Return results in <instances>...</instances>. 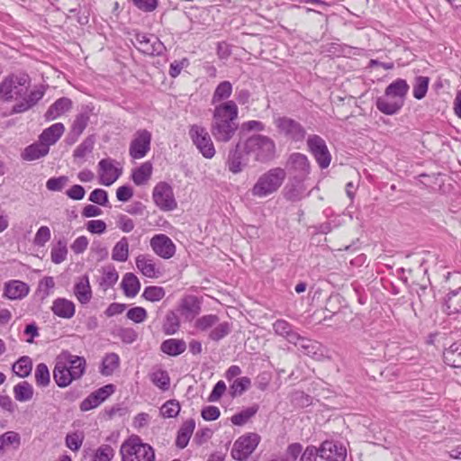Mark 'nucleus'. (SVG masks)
Here are the masks:
<instances>
[{
	"label": "nucleus",
	"mask_w": 461,
	"mask_h": 461,
	"mask_svg": "<svg viewBox=\"0 0 461 461\" xmlns=\"http://www.w3.org/2000/svg\"><path fill=\"white\" fill-rule=\"evenodd\" d=\"M238 113V106L232 100L215 105L211 132L216 141L226 143L232 139L239 128Z\"/></svg>",
	"instance_id": "obj_1"
},
{
	"label": "nucleus",
	"mask_w": 461,
	"mask_h": 461,
	"mask_svg": "<svg viewBox=\"0 0 461 461\" xmlns=\"http://www.w3.org/2000/svg\"><path fill=\"white\" fill-rule=\"evenodd\" d=\"M122 461H155L153 447L137 435H131L121 446Z\"/></svg>",
	"instance_id": "obj_2"
},
{
	"label": "nucleus",
	"mask_w": 461,
	"mask_h": 461,
	"mask_svg": "<svg viewBox=\"0 0 461 461\" xmlns=\"http://www.w3.org/2000/svg\"><path fill=\"white\" fill-rule=\"evenodd\" d=\"M244 152L246 155H253L257 161L268 162L275 158L276 144L271 138L256 134L244 142Z\"/></svg>",
	"instance_id": "obj_3"
},
{
	"label": "nucleus",
	"mask_w": 461,
	"mask_h": 461,
	"mask_svg": "<svg viewBox=\"0 0 461 461\" xmlns=\"http://www.w3.org/2000/svg\"><path fill=\"white\" fill-rule=\"evenodd\" d=\"M286 173L281 167H275L261 175L251 193L254 196L264 197L275 193L283 184Z\"/></svg>",
	"instance_id": "obj_4"
},
{
	"label": "nucleus",
	"mask_w": 461,
	"mask_h": 461,
	"mask_svg": "<svg viewBox=\"0 0 461 461\" xmlns=\"http://www.w3.org/2000/svg\"><path fill=\"white\" fill-rule=\"evenodd\" d=\"M30 78L26 74H11L0 83V100L9 102L27 94Z\"/></svg>",
	"instance_id": "obj_5"
},
{
	"label": "nucleus",
	"mask_w": 461,
	"mask_h": 461,
	"mask_svg": "<svg viewBox=\"0 0 461 461\" xmlns=\"http://www.w3.org/2000/svg\"><path fill=\"white\" fill-rule=\"evenodd\" d=\"M274 123L277 132L285 140L292 142H303L306 137L305 128L296 120L280 116L275 119Z\"/></svg>",
	"instance_id": "obj_6"
},
{
	"label": "nucleus",
	"mask_w": 461,
	"mask_h": 461,
	"mask_svg": "<svg viewBox=\"0 0 461 461\" xmlns=\"http://www.w3.org/2000/svg\"><path fill=\"white\" fill-rule=\"evenodd\" d=\"M188 133L194 145L205 158H212L214 157V144L209 132L203 126L193 124L190 126Z\"/></svg>",
	"instance_id": "obj_7"
},
{
	"label": "nucleus",
	"mask_w": 461,
	"mask_h": 461,
	"mask_svg": "<svg viewBox=\"0 0 461 461\" xmlns=\"http://www.w3.org/2000/svg\"><path fill=\"white\" fill-rule=\"evenodd\" d=\"M260 441V436L257 433H249L240 437L231 449V456L239 461L247 459L256 449Z\"/></svg>",
	"instance_id": "obj_8"
},
{
	"label": "nucleus",
	"mask_w": 461,
	"mask_h": 461,
	"mask_svg": "<svg viewBox=\"0 0 461 461\" xmlns=\"http://www.w3.org/2000/svg\"><path fill=\"white\" fill-rule=\"evenodd\" d=\"M307 146L320 167L327 168L330 164L331 155L325 140L319 135H310L307 139Z\"/></svg>",
	"instance_id": "obj_9"
},
{
	"label": "nucleus",
	"mask_w": 461,
	"mask_h": 461,
	"mask_svg": "<svg viewBox=\"0 0 461 461\" xmlns=\"http://www.w3.org/2000/svg\"><path fill=\"white\" fill-rule=\"evenodd\" d=\"M151 133L145 129L138 130L131 141L129 154L133 159L144 158L150 149Z\"/></svg>",
	"instance_id": "obj_10"
},
{
	"label": "nucleus",
	"mask_w": 461,
	"mask_h": 461,
	"mask_svg": "<svg viewBox=\"0 0 461 461\" xmlns=\"http://www.w3.org/2000/svg\"><path fill=\"white\" fill-rule=\"evenodd\" d=\"M153 200L158 207L163 211H172L176 208L171 185L166 182H159L153 190Z\"/></svg>",
	"instance_id": "obj_11"
},
{
	"label": "nucleus",
	"mask_w": 461,
	"mask_h": 461,
	"mask_svg": "<svg viewBox=\"0 0 461 461\" xmlns=\"http://www.w3.org/2000/svg\"><path fill=\"white\" fill-rule=\"evenodd\" d=\"M135 40L138 43L136 48L145 55L159 56L166 50L164 44L155 35L137 33Z\"/></svg>",
	"instance_id": "obj_12"
},
{
	"label": "nucleus",
	"mask_w": 461,
	"mask_h": 461,
	"mask_svg": "<svg viewBox=\"0 0 461 461\" xmlns=\"http://www.w3.org/2000/svg\"><path fill=\"white\" fill-rule=\"evenodd\" d=\"M153 251L164 259L171 258L176 253V246L166 234H156L150 240Z\"/></svg>",
	"instance_id": "obj_13"
},
{
	"label": "nucleus",
	"mask_w": 461,
	"mask_h": 461,
	"mask_svg": "<svg viewBox=\"0 0 461 461\" xmlns=\"http://www.w3.org/2000/svg\"><path fill=\"white\" fill-rule=\"evenodd\" d=\"M249 156L244 152V143L238 142L229 152L226 161L228 169L233 174L240 173L248 165Z\"/></svg>",
	"instance_id": "obj_14"
},
{
	"label": "nucleus",
	"mask_w": 461,
	"mask_h": 461,
	"mask_svg": "<svg viewBox=\"0 0 461 461\" xmlns=\"http://www.w3.org/2000/svg\"><path fill=\"white\" fill-rule=\"evenodd\" d=\"M321 458L326 461H345L347 449L341 444L325 440L320 447Z\"/></svg>",
	"instance_id": "obj_15"
},
{
	"label": "nucleus",
	"mask_w": 461,
	"mask_h": 461,
	"mask_svg": "<svg viewBox=\"0 0 461 461\" xmlns=\"http://www.w3.org/2000/svg\"><path fill=\"white\" fill-rule=\"evenodd\" d=\"M53 378L59 387L69 385L75 379L73 373L69 370L66 359H57L53 369Z\"/></svg>",
	"instance_id": "obj_16"
},
{
	"label": "nucleus",
	"mask_w": 461,
	"mask_h": 461,
	"mask_svg": "<svg viewBox=\"0 0 461 461\" xmlns=\"http://www.w3.org/2000/svg\"><path fill=\"white\" fill-rule=\"evenodd\" d=\"M100 183L109 186L120 176L121 172L113 166L111 159L104 158L99 161Z\"/></svg>",
	"instance_id": "obj_17"
},
{
	"label": "nucleus",
	"mask_w": 461,
	"mask_h": 461,
	"mask_svg": "<svg viewBox=\"0 0 461 461\" xmlns=\"http://www.w3.org/2000/svg\"><path fill=\"white\" fill-rule=\"evenodd\" d=\"M287 164L300 178H305L310 174L311 164L304 154L298 152L291 154Z\"/></svg>",
	"instance_id": "obj_18"
},
{
	"label": "nucleus",
	"mask_w": 461,
	"mask_h": 461,
	"mask_svg": "<svg viewBox=\"0 0 461 461\" xmlns=\"http://www.w3.org/2000/svg\"><path fill=\"white\" fill-rule=\"evenodd\" d=\"M30 288L27 284L20 280H12L5 285L4 296L11 300L23 299L29 294Z\"/></svg>",
	"instance_id": "obj_19"
},
{
	"label": "nucleus",
	"mask_w": 461,
	"mask_h": 461,
	"mask_svg": "<svg viewBox=\"0 0 461 461\" xmlns=\"http://www.w3.org/2000/svg\"><path fill=\"white\" fill-rule=\"evenodd\" d=\"M180 312L186 320L194 319L201 312L200 300L194 295L185 296L182 299Z\"/></svg>",
	"instance_id": "obj_20"
},
{
	"label": "nucleus",
	"mask_w": 461,
	"mask_h": 461,
	"mask_svg": "<svg viewBox=\"0 0 461 461\" xmlns=\"http://www.w3.org/2000/svg\"><path fill=\"white\" fill-rule=\"evenodd\" d=\"M74 294L81 304H86L91 301L92 289L86 275L80 276L76 282Z\"/></svg>",
	"instance_id": "obj_21"
},
{
	"label": "nucleus",
	"mask_w": 461,
	"mask_h": 461,
	"mask_svg": "<svg viewBox=\"0 0 461 461\" xmlns=\"http://www.w3.org/2000/svg\"><path fill=\"white\" fill-rule=\"evenodd\" d=\"M72 108V101L68 97L56 100L47 110L45 118L48 121L55 120Z\"/></svg>",
	"instance_id": "obj_22"
},
{
	"label": "nucleus",
	"mask_w": 461,
	"mask_h": 461,
	"mask_svg": "<svg viewBox=\"0 0 461 461\" xmlns=\"http://www.w3.org/2000/svg\"><path fill=\"white\" fill-rule=\"evenodd\" d=\"M51 310L58 317L70 319L75 314V304L66 298H58L54 300Z\"/></svg>",
	"instance_id": "obj_23"
},
{
	"label": "nucleus",
	"mask_w": 461,
	"mask_h": 461,
	"mask_svg": "<svg viewBox=\"0 0 461 461\" xmlns=\"http://www.w3.org/2000/svg\"><path fill=\"white\" fill-rule=\"evenodd\" d=\"M375 105L381 113L387 115L397 113L402 107L400 101L392 98L391 95H387L385 93L384 95L376 99Z\"/></svg>",
	"instance_id": "obj_24"
},
{
	"label": "nucleus",
	"mask_w": 461,
	"mask_h": 461,
	"mask_svg": "<svg viewBox=\"0 0 461 461\" xmlns=\"http://www.w3.org/2000/svg\"><path fill=\"white\" fill-rule=\"evenodd\" d=\"M50 151L49 147L40 139L24 149L22 158L24 160L32 161L46 156Z\"/></svg>",
	"instance_id": "obj_25"
},
{
	"label": "nucleus",
	"mask_w": 461,
	"mask_h": 461,
	"mask_svg": "<svg viewBox=\"0 0 461 461\" xmlns=\"http://www.w3.org/2000/svg\"><path fill=\"white\" fill-rule=\"evenodd\" d=\"M408 90L409 85L407 84L406 80L398 78L393 83H391L385 88L384 92L387 95H391L392 98L400 101V104L403 106L404 98L408 93Z\"/></svg>",
	"instance_id": "obj_26"
},
{
	"label": "nucleus",
	"mask_w": 461,
	"mask_h": 461,
	"mask_svg": "<svg viewBox=\"0 0 461 461\" xmlns=\"http://www.w3.org/2000/svg\"><path fill=\"white\" fill-rule=\"evenodd\" d=\"M136 266L141 274L149 278L158 277L159 270L157 268L153 258L146 255H139L136 258Z\"/></svg>",
	"instance_id": "obj_27"
},
{
	"label": "nucleus",
	"mask_w": 461,
	"mask_h": 461,
	"mask_svg": "<svg viewBox=\"0 0 461 461\" xmlns=\"http://www.w3.org/2000/svg\"><path fill=\"white\" fill-rule=\"evenodd\" d=\"M65 127L61 122H57L45 129L40 135V140L49 148L55 144L64 133Z\"/></svg>",
	"instance_id": "obj_28"
},
{
	"label": "nucleus",
	"mask_w": 461,
	"mask_h": 461,
	"mask_svg": "<svg viewBox=\"0 0 461 461\" xmlns=\"http://www.w3.org/2000/svg\"><path fill=\"white\" fill-rule=\"evenodd\" d=\"M186 349V343L184 339H168L164 340L160 345V350L171 357H176Z\"/></svg>",
	"instance_id": "obj_29"
},
{
	"label": "nucleus",
	"mask_w": 461,
	"mask_h": 461,
	"mask_svg": "<svg viewBox=\"0 0 461 461\" xmlns=\"http://www.w3.org/2000/svg\"><path fill=\"white\" fill-rule=\"evenodd\" d=\"M152 164L149 161L142 163L139 167L132 170L131 179L136 185H146L151 178Z\"/></svg>",
	"instance_id": "obj_30"
},
{
	"label": "nucleus",
	"mask_w": 461,
	"mask_h": 461,
	"mask_svg": "<svg viewBox=\"0 0 461 461\" xmlns=\"http://www.w3.org/2000/svg\"><path fill=\"white\" fill-rule=\"evenodd\" d=\"M195 422L193 419L187 420L184 422L177 432L176 445L178 448H185L194 432Z\"/></svg>",
	"instance_id": "obj_31"
},
{
	"label": "nucleus",
	"mask_w": 461,
	"mask_h": 461,
	"mask_svg": "<svg viewBox=\"0 0 461 461\" xmlns=\"http://www.w3.org/2000/svg\"><path fill=\"white\" fill-rule=\"evenodd\" d=\"M444 362L454 367L461 368V343L455 342L443 353Z\"/></svg>",
	"instance_id": "obj_32"
},
{
	"label": "nucleus",
	"mask_w": 461,
	"mask_h": 461,
	"mask_svg": "<svg viewBox=\"0 0 461 461\" xmlns=\"http://www.w3.org/2000/svg\"><path fill=\"white\" fill-rule=\"evenodd\" d=\"M121 286L127 297H134L140 292V283L134 274L126 273L122 278Z\"/></svg>",
	"instance_id": "obj_33"
},
{
	"label": "nucleus",
	"mask_w": 461,
	"mask_h": 461,
	"mask_svg": "<svg viewBox=\"0 0 461 461\" xmlns=\"http://www.w3.org/2000/svg\"><path fill=\"white\" fill-rule=\"evenodd\" d=\"M446 312L448 315L457 313L461 311V288L451 291L445 300Z\"/></svg>",
	"instance_id": "obj_34"
},
{
	"label": "nucleus",
	"mask_w": 461,
	"mask_h": 461,
	"mask_svg": "<svg viewBox=\"0 0 461 461\" xmlns=\"http://www.w3.org/2000/svg\"><path fill=\"white\" fill-rule=\"evenodd\" d=\"M66 361L76 380L79 379L85 374L86 362L84 357L68 355Z\"/></svg>",
	"instance_id": "obj_35"
},
{
	"label": "nucleus",
	"mask_w": 461,
	"mask_h": 461,
	"mask_svg": "<svg viewBox=\"0 0 461 461\" xmlns=\"http://www.w3.org/2000/svg\"><path fill=\"white\" fill-rule=\"evenodd\" d=\"M14 394L15 400L19 402H27L33 397V388L27 381L21 382L14 385Z\"/></svg>",
	"instance_id": "obj_36"
},
{
	"label": "nucleus",
	"mask_w": 461,
	"mask_h": 461,
	"mask_svg": "<svg viewBox=\"0 0 461 461\" xmlns=\"http://www.w3.org/2000/svg\"><path fill=\"white\" fill-rule=\"evenodd\" d=\"M232 93V85L230 81L221 82L215 88L212 97V104H216L221 101L227 100Z\"/></svg>",
	"instance_id": "obj_37"
},
{
	"label": "nucleus",
	"mask_w": 461,
	"mask_h": 461,
	"mask_svg": "<svg viewBox=\"0 0 461 461\" xmlns=\"http://www.w3.org/2000/svg\"><path fill=\"white\" fill-rule=\"evenodd\" d=\"M129 258V242L126 237L122 238L113 247L112 258L118 262H125Z\"/></svg>",
	"instance_id": "obj_38"
},
{
	"label": "nucleus",
	"mask_w": 461,
	"mask_h": 461,
	"mask_svg": "<svg viewBox=\"0 0 461 461\" xmlns=\"http://www.w3.org/2000/svg\"><path fill=\"white\" fill-rule=\"evenodd\" d=\"M32 368V363L29 357H20L14 365L13 371L14 373L20 377H27Z\"/></svg>",
	"instance_id": "obj_39"
},
{
	"label": "nucleus",
	"mask_w": 461,
	"mask_h": 461,
	"mask_svg": "<svg viewBox=\"0 0 461 461\" xmlns=\"http://www.w3.org/2000/svg\"><path fill=\"white\" fill-rule=\"evenodd\" d=\"M120 364L119 356L116 353L107 354L102 362L101 373L104 375H111Z\"/></svg>",
	"instance_id": "obj_40"
},
{
	"label": "nucleus",
	"mask_w": 461,
	"mask_h": 461,
	"mask_svg": "<svg viewBox=\"0 0 461 461\" xmlns=\"http://www.w3.org/2000/svg\"><path fill=\"white\" fill-rule=\"evenodd\" d=\"M180 327L178 316L174 312H168L163 323V332L166 335H173L177 332Z\"/></svg>",
	"instance_id": "obj_41"
},
{
	"label": "nucleus",
	"mask_w": 461,
	"mask_h": 461,
	"mask_svg": "<svg viewBox=\"0 0 461 461\" xmlns=\"http://www.w3.org/2000/svg\"><path fill=\"white\" fill-rule=\"evenodd\" d=\"M251 384V381L249 377L243 376L236 378L233 383L230 385L229 393L231 397L240 396L245 391H247Z\"/></svg>",
	"instance_id": "obj_42"
},
{
	"label": "nucleus",
	"mask_w": 461,
	"mask_h": 461,
	"mask_svg": "<svg viewBox=\"0 0 461 461\" xmlns=\"http://www.w3.org/2000/svg\"><path fill=\"white\" fill-rule=\"evenodd\" d=\"M258 411L257 404L242 410L231 417V422L236 426H242L249 421Z\"/></svg>",
	"instance_id": "obj_43"
},
{
	"label": "nucleus",
	"mask_w": 461,
	"mask_h": 461,
	"mask_svg": "<svg viewBox=\"0 0 461 461\" xmlns=\"http://www.w3.org/2000/svg\"><path fill=\"white\" fill-rule=\"evenodd\" d=\"M68 254L67 242L64 240H59L51 248L50 257L51 261L55 264H60L63 262Z\"/></svg>",
	"instance_id": "obj_44"
},
{
	"label": "nucleus",
	"mask_w": 461,
	"mask_h": 461,
	"mask_svg": "<svg viewBox=\"0 0 461 461\" xmlns=\"http://www.w3.org/2000/svg\"><path fill=\"white\" fill-rule=\"evenodd\" d=\"M89 120L90 113L87 110L80 112L76 116L71 127L72 131H74V135H81L88 125Z\"/></svg>",
	"instance_id": "obj_45"
},
{
	"label": "nucleus",
	"mask_w": 461,
	"mask_h": 461,
	"mask_svg": "<svg viewBox=\"0 0 461 461\" xmlns=\"http://www.w3.org/2000/svg\"><path fill=\"white\" fill-rule=\"evenodd\" d=\"M34 375L35 382L38 386L46 387L50 384V372L48 366L44 363L37 365Z\"/></svg>",
	"instance_id": "obj_46"
},
{
	"label": "nucleus",
	"mask_w": 461,
	"mask_h": 461,
	"mask_svg": "<svg viewBox=\"0 0 461 461\" xmlns=\"http://www.w3.org/2000/svg\"><path fill=\"white\" fill-rule=\"evenodd\" d=\"M20 444L21 437L15 431H7L0 436V451L7 446H14V448H17Z\"/></svg>",
	"instance_id": "obj_47"
},
{
	"label": "nucleus",
	"mask_w": 461,
	"mask_h": 461,
	"mask_svg": "<svg viewBox=\"0 0 461 461\" xmlns=\"http://www.w3.org/2000/svg\"><path fill=\"white\" fill-rule=\"evenodd\" d=\"M119 278V275L114 267L109 266L104 268V276L100 282V285L104 289L112 287Z\"/></svg>",
	"instance_id": "obj_48"
},
{
	"label": "nucleus",
	"mask_w": 461,
	"mask_h": 461,
	"mask_svg": "<svg viewBox=\"0 0 461 461\" xmlns=\"http://www.w3.org/2000/svg\"><path fill=\"white\" fill-rule=\"evenodd\" d=\"M231 331V324L224 321L217 324L209 333V338L213 341H219Z\"/></svg>",
	"instance_id": "obj_49"
},
{
	"label": "nucleus",
	"mask_w": 461,
	"mask_h": 461,
	"mask_svg": "<svg viewBox=\"0 0 461 461\" xmlns=\"http://www.w3.org/2000/svg\"><path fill=\"white\" fill-rule=\"evenodd\" d=\"M429 79L427 77H417L415 84L413 86V96L420 100L422 99L428 91Z\"/></svg>",
	"instance_id": "obj_50"
},
{
	"label": "nucleus",
	"mask_w": 461,
	"mask_h": 461,
	"mask_svg": "<svg viewBox=\"0 0 461 461\" xmlns=\"http://www.w3.org/2000/svg\"><path fill=\"white\" fill-rule=\"evenodd\" d=\"M218 321L219 317L216 314L203 315L195 321L194 327L199 330L205 331L216 325Z\"/></svg>",
	"instance_id": "obj_51"
},
{
	"label": "nucleus",
	"mask_w": 461,
	"mask_h": 461,
	"mask_svg": "<svg viewBox=\"0 0 461 461\" xmlns=\"http://www.w3.org/2000/svg\"><path fill=\"white\" fill-rule=\"evenodd\" d=\"M152 383L158 388L166 391L169 388L170 378L167 371L158 370L151 375Z\"/></svg>",
	"instance_id": "obj_52"
},
{
	"label": "nucleus",
	"mask_w": 461,
	"mask_h": 461,
	"mask_svg": "<svg viewBox=\"0 0 461 461\" xmlns=\"http://www.w3.org/2000/svg\"><path fill=\"white\" fill-rule=\"evenodd\" d=\"M84 438V433L81 431L68 433L65 439L66 446L72 451H77L83 444Z\"/></svg>",
	"instance_id": "obj_53"
},
{
	"label": "nucleus",
	"mask_w": 461,
	"mask_h": 461,
	"mask_svg": "<svg viewBox=\"0 0 461 461\" xmlns=\"http://www.w3.org/2000/svg\"><path fill=\"white\" fill-rule=\"evenodd\" d=\"M180 411V404L176 400L166 402L160 408V413L164 418H174Z\"/></svg>",
	"instance_id": "obj_54"
},
{
	"label": "nucleus",
	"mask_w": 461,
	"mask_h": 461,
	"mask_svg": "<svg viewBox=\"0 0 461 461\" xmlns=\"http://www.w3.org/2000/svg\"><path fill=\"white\" fill-rule=\"evenodd\" d=\"M95 139L93 136L86 138L83 142L74 150L75 158H84L86 154L92 152Z\"/></svg>",
	"instance_id": "obj_55"
},
{
	"label": "nucleus",
	"mask_w": 461,
	"mask_h": 461,
	"mask_svg": "<svg viewBox=\"0 0 461 461\" xmlns=\"http://www.w3.org/2000/svg\"><path fill=\"white\" fill-rule=\"evenodd\" d=\"M166 293L162 287L159 286H148L144 289L142 297L150 302L160 301Z\"/></svg>",
	"instance_id": "obj_56"
},
{
	"label": "nucleus",
	"mask_w": 461,
	"mask_h": 461,
	"mask_svg": "<svg viewBox=\"0 0 461 461\" xmlns=\"http://www.w3.org/2000/svg\"><path fill=\"white\" fill-rule=\"evenodd\" d=\"M114 456V450L110 445L100 446L92 461H111Z\"/></svg>",
	"instance_id": "obj_57"
},
{
	"label": "nucleus",
	"mask_w": 461,
	"mask_h": 461,
	"mask_svg": "<svg viewBox=\"0 0 461 461\" xmlns=\"http://www.w3.org/2000/svg\"><path fill=\"white\" fill-rule=\"evenodd\" d=\"M68 177L66 176H59V177H51L46 183V187L50 191H61L64 186L68 184Z\"/></svg>",
	"instance_id": "obj_58"
},
{
	"label": "nucleus",
	"mask_w": 461,
	"mask_h": 461,
	"mask_svg": "<svg viewBox=\"0 0 461 461\" xmlns=\"http://www.w3.org/2000/svg\"><path fill=\"white\" fill-rule=\"evenodd\" d=\"M50 240V230L47 226H41L36 232L33 243L43 247Z\"/></svg>",
	"instance_id": "obj_59"
},
{
	"label": "nucleus",
	"mask_w": 461,
	"mask_h": 461,
	"mask_svg": "<svg viewBox=\"0 0 461 461\" xmlns=\"http://www.w3.org/2000/svg\"><path fill=\"white\" fill-rule=\"evenodd\" d=\"M127 318L136 323H140L147 318V312L142 307H133L127 312Z\"/></svg>",
	"instance_id": "obj_60"
},
{
	"label": "nucleus",
	"mask_w": 461,
	"mask_h": 461,
	"mask_svg": "<svg viewBox=\"0 0 461 461\" xmlns=\"http://www.w3.org/2000/svg\"><path fill=\"white\" fill-rule=\"evenodd\" d=\"M89 201L102 206L108 203V194L104 189H95L89 195Z\"/></svg>",
	"instance_id": "obj_61"
},
{
	"label": "nucleus",
	"mask_w": 461,
	"mask_h": 461,
	"mask_svg": "<svg viewBox=\"0 0 461 461\" xmlns=\"http://www.w3.org/2000/svg\"><path fill=\"white\" fill-rule=\"evenodd\" d=\"M273 330L276 335L285 338L293 330V327L285 320H277L273 323Z\"/></svg>",
	"instance_id": "obj_62"
},
{
	"label": "nucleus",
	"mask_w": 461,
	"mask_h": 461,
	"mask_svg": "<svg viewBox=\"0 0 461 461\" xmlns=\"http://www.w3.org/2000/svg\"><path fill=\"white\" fill-rule=\"evenodd\" d=\"M321 457L320 447L310 445L307 446L301 455L300 461H317V457Z\"/></svg>",
	"instance_id": "obj_63"
},
{
	"label": "nucleus",
	"mask_w": 461,
	"mask_h": 461,
	"mask_svg": "<svg viewBox=\"0 0 461 461\" xmlns=\"http://www.w3.org/2000/svg\"><path fill=\"white\" fill-rule=\"evenodd\" d=\"M133 5L140 10L150 13L158 6V0H131Z\"/></svg>",
	"instance_id": "obj_64"
}]
</instances>
